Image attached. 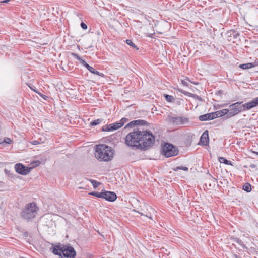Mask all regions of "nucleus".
<instances>
[{
  "label": "nucleus",
  "mask_w": 258,
  "mask_h": 258,
  "mask_svg": "<svg viewBox=\"0 0 258 258\" xmlns=\"http://www.w3.org/2000/svg\"><path fill=\"white\" fill-rule=\"evenodd\" d=\"M114 152L112 148L105 144H99L95 147V157L100 161H111Z\"/></svg>",
  "instance_id": "f257e3e1"
},
{
  "label": "nucleus",
  "mask_w": 258,
  "mask_h": 258,
  "mask_svg": "<svg viewBox=\"0 0 258 258\" xmlns=\"http://www.w3.org/2000/svg\"><path fill=\"white\" fill-rule=\"evenodd\" d=\"M140 144H138V149L147 150L151 147L154 144L155 138L153 134L147 130H140Z\"/></svg>",
  "instance_id": "f03ea898"
},
{
  "label": "nucleus",
  "mask_w": 258,
  "mask_h": 258,
  "mask_svg": "<svg viewBox=\"0 0 258 258\" xmlns=\"http://www.w3.org/2000/svg\"><path fill=\"white\" fill-rule=\"evenodd\" d=\"M38 207L35 203L32 202L27 204L22 210L21 216L24 219L28 221L35 218L37 214Z\"/></svg>",
  "instance_id": "7ed1b4c3"
},
{
  "label": "nucleus",
  "mask_w": 258,
  "mask_h": 258,
  "mask_svg": "<svg viewBox=\"0 0 258 258\" xmlns=\"http://www.w3.org/2000/svg\"><path fill=\"white\" fill-rule=\"evenodd\" d=\"M140 129L137 128V130L130 133L126 136L125 142L127 146L135 147L138 149V145L140 144Z\"/></svg>",
  "instance_id": "20e7f679"
},
{
  "label": "nucleus",
  "mask_w": 258,
  "mask_h": 258,
  "mask_svg": "<svg viewBox=\"0 0 258 258\" xmlns=\"http://www.w3.org/2000/svg\"><path fill=\"white\" fill-rule=\"evenodd\" d=\"M242 103V102H237L229 106L228 108L227 109L229 110L228 113V118H230L236 116L242 111L250 109L246 108L244 106L245 104L243 105H241Z\"/></svg>",
  "instance_id": "39448f33"
},
{
  "label": "nucleus",
  "mask_w": 258,
  "mask_h": 258,
  "mask_svg": "<svg viewBox=\"0 0 258 258\" xmlns=\"http://www.w3.org/2000/svg\"><path fill=\"white\" fill-rule=\"evenodd\" d=\"M161 153L166 157L168 158L177 155L178 153V150L172 144L166 143L162 146Z\"/></svg>",
  "instance_id": "423d86ee"
},
{
  "label": "nucleus",
  "mask_w": 258,
  "mask_h": 258,
  "mask_svg": "<svg viewBox=\"0 0 258 258\" xmlns=\"http://www.w3.org/2000/svg\"><path fill=\"white\" fill-rule=\"evenodd\" d=\"M76 255V252L74 248L68 245H64L62 252V257L64 258H75Z\"/></svg>",
  "instance_id": "0eeeda50"
},
{
  "label": "nucleus",
  "mask_w": 258,
  "mask_h": 258,
  "mask_svg": "<svg viewBox=\"0 0 258 258\" xmlns=\"http://www.w3.org/2000/svg\"><path fill=\"white\" fill-rule=\"evenodd\" d=\"M15 169L19 174L25 175L30 172L32 168L25 166L21 163H17L15 165Z\"/></svg>",
  "instance_id": "6e6552de"
},
{
  "label": "nucleus",
  "mask_w": 258,
  "mask_h": 258,
  "mask_svg": "<svg viewBox=\"0 0 258 258\" xmlns=\"http://www.w3.org/2000/svg\"><path fill=\"white\" fill-rule=\"evenodd\" d=\"M170 121L174 125H181L187 124L189 122V119L184 116H176L172 117Z\"/></svg>",
  "instance_id": "1a4fd4ad"
},
{
  "label": "nucleus",
  "mask_w": 258,
  "mask_h": 258,
  "mask_svg": "<svg viewBox=\"0 0 258 258\" xmlns=\"http://www.w3.org/2000/svg\"><path fill=\"white\" fill-rule=\"evenodd\" d=\"M64 245L59 243L57 245L52 244L51 248L52 253L56 255H58L60 258H62V252Z\"/></svg>",
  "instance_id": "9d476101"
},
{
  "label": "nucleus",
  "mask_w": 258,
  "mask_h": 258,
  "mask_svg": "<svg viewBox=\"0 0 258 258\" xmlns=\"http://www.w3.org/2000/svg\"><path fill=\"white\" fill-rule=\"evenodd\" d=\"M103 199L109 202H114L117 198L116 194L114 192L104 191H103Z\"/></svg>",
  "instance_id": "9b49d317"
},
{
  "label": "nucleus",
  "mask_w": 258,
  "mask_h": 258,
  "mask_svg": "<svg viewBox=\"0 0 258 258\" xmlns=\"http://www.w3.org/2000/svg\"><path fill=\"white\" fill-rule=\"evenodd\" d=\"M148 124V123L147 121H146L145 120L138 119V120L132 121L131 122L128 123L125 126V128H132L135 125H147Z\"/></svg>",
  "instance_id": "f8f14e48"
},
{
  "label": "nucleus",
  "mask_w": 258,
  "mask_h": 258,
  "mask_svg": "<svg viewBox=\"0 0 258 258\" xmlns=\"http://www.w3.org/2000/svg\"><path fill=\"white\" fill-rule=\"evenodd\" d=\"M201 144L203 146H207L209 144V133L208 131L206 130L202 135L200 138Z\"/></svg>",
  "instance_id": "ddd939ff"
},
{
  "label": "nucleus",
  "mask_w": 258,
  "mask_h": 258,
  "mask_svg": "<svg viewBox=\"0 0 258 258\" xmlns=\"http://www.w3.org/2000/svg\"><path fill=\"white\" fill-rule=\"evenodd\" d=\"M229 112V110L227 109H223L221 110H218L216 112H213L214 114V116L215 117V118L217 117H220L223 116H225V118L226 119H228V113Z\"/></svg>",
  "instance_id": "4468645a"
},
{
  "label": "nucleus",
  "mask_w": 258,
  "mask_h": 258,
  "mask_svg": "<svg viewBox=\"0 0 258 258\" xmlns=\"http://www.w3.org/2000/svg\"><path fill=\"white\" fill-rule=\"evenodd\" d=\"M215 118V117L213 112L202 115L199 117V119L200 121L210 120Z\"/></svg>",
  "instance_id": "2eb2a0df"
},
{
  "label": "nucleus",
  "mask_w": 258,
  "mask_h": 258,
  "mask_svg": "<svg viewBox=\"0 0 258 258\" xmlns=\"http://www.w3.org/2000/svg\"><path fill=\"white\" fill-rule=\"evenodd\" d=\"M256 106H258V97L245 103L244 106L247 109H251Z\"/></svg>",
  "instance_id": "dca6fc26"
},
{
  "label": "nucleus",
  "mask_w": 258,
  "mask_h": 258,
  "mask_svg": "<svg viewBox=\"0 0 258 258\" xmlns=\"http://www.w3.org/2000/svg\"><path fill=\"white\" fill-rule=\"evenodd\" d=\"M255 65L253 63H247L242 64L239 66V67L242 69H247L254 67Z\"/></svg>",
  "instance_id": "f3484780"
},
{
  "label": "nucleus",
  "mask_w": 258,
  "mask_h": 258,
  "mask_svg": "<svg viewBox=\"0 0 258 258\" xmlns=\"http://www.w3.org/2000/svg\"><path fill=\"white\" fill-rule=\"evenodd\" d=\"M88 70L91 73H92L93 74H96V75H97L98 76H101V77H103V73H100L99 72L96 71L94 68H93V67H91L90 66L89 67V68L88 69Z\"/></svg>",
  "instance_id": "a211bd4d"
},
{
  "label": "nucleus",
  "mask_w": 258,
  "mask_h": 258,
  "mask_svg": "<svg viewBox=\"0 0 258 258\" xmlns=\"http://www.w3.org/2000/svg\"><path fill=\"white\" fill-rule=\"evenodd\" d=\"M112 125L113 124L111 123L103 126L102 127V131L104 132H110L113 131V128H113Z\"/></svg>",
  "instance_id": "6ab92c4d"
},
{
  "label": "nucleus",
  "mask_w": 258,
  "mask_h": 258,
  "mask_svg": "<svg viewBox=\"0 0 258 258\" xmlns=\"http://www.w3.org/2000/svg\"><path fill=\"white\" fill-rule=\"evenodd\" d=\"M243 189L247 192H249L251 191V185L250 183L247 182L243 185Z\"/></svg>",
  "instance_id": "aec40b11"
},
{
  "label": "nucleus",
  "mask_w": 258,
  "mask_h": 258,
  "mask_svg": "<svg viewBox=\"0 0 258 258\" xmlns=\"http://www.w3.org/2000/svg\"><path fill=\"white\" fill-rule=\"evenodd\" d=\"M218 160L220 163H224L226 165H232L231 161L227 160L224 157H219L218 159Z\"/></svg>",
  "instance_id": "412c9836"
},
{
  "label": "nucleus",
  "mask_w": 258,
  "mask_h": 258,
  "mask_svg": "<svg viewBox=\"0 0 258 258\" xmlns=\"http://www.w3.org/2000/svg\"><path fill=\"white\" fill-rule=\"evenodd\" d=\"M126 43H127V45L131 46L133 49L136 50H138L139 49V48L133 42L132 40L127 39L126 40Z\"/></svg>",
  "instance_id": "4be33fe9"
},
{
  "label": "nucleus",
  "mask_w": 258,
  "mask_h": 258,
  "mask_svg": "<svg viewBox=\"0 0 258 258\" xmlns=\"http://www.w3.org/2000/svg\"><path fill=\"white\" fill-rule=\"evenodd\" d=\"M112 124H113L112 128H113V131L118 129L123 126L122 123H119L118 122H116L115 123H112Z\"/></svg>",
  "instance_id": "5701e85b"
},
{
  "label": "nucleus",
  "mask_w": 258,
  "mask_h": 258,
  "mask_svg": "<svg viewBox=\"0 0 258 258\" xmlns=\"http://www.w3.org/2000/svg\"><path fill=\"white\" fill-rule=\"evenodd\" d=\"M112 124H113L112 128H113V131L118 129L123 126L122 123H119L118 122H116L115 123H112Z\"/></svg>",
  "instance_id": "b1692460"
},
{
  "label": "nucleus",
  "mask_w": 258,
  "mask_h": 258,
  "mask_svg": "<svg viewBox=\"0 0 258 258\" xmlns=\"http://www.w3.org/2000/svg\"><path fill=\"white\" fill-rule=\"evenodd\" d=\"M103 120V119L102 118H99V119H96V120L91 122L90 125L92 126H95L97 124L101 123L102 122Z\"/></svg>",
  "instance_id": "393cba45"
},
{
  "label": "nucleus",
  "mask_w": 258,
  "mask_h": 258,
  "mask_svg": "<svg viewBox=\"0 0 258 258\" xmlns=\"http://www.w3.org/2000/svg\"><path fill=\"white\" fill-rule=\"evenodd\" d=\"M234 241L236 242L237 244H238L239 245H240L242 247L244 248H247L245 246V245L244 244L243 242L239 238H234Z\"/></svg>",
  "instance_id": "a878e982"
},
{
  "label": "nucleus",
  "mask_w": 258,
  "mask_h": 258,
  "mask_svg": "<svg viewBox=\"0 0 258 258\" xmlns=\"http://www.w3.org/2000/svg\"><path fill=\"white\" fill-rule=\"evenodd\" d=\"M164 96L165 97L166 100L169 102H172L174 100V98L173 96L167 94H164Z\"/></svg>",
  "instance_id": "bb28decb"
},
{
  "label": "nucleus",
  "mask_w": 258,
  "mask_h": 258,
  "mask_svg": "<svg viewBox=\"0 0 258 258\" xmlns=\"http://www.w3.org/2000/svg\"><path fill=\"white\" fill-rule=\"evenodd\" d=\"M90 194L99 198H102V197H103V191L101 192L94 191L90 193Z\"/></svg>",
  "instance_id": "cd10ccee"
},
{
  "label": "nucleus",
  "mask_w": 258,
  "mask_h": 258,
  "mask_svg": "<svg viewBox=\"0 0 258 258\" xmlns=\"http://www.w3.org/2000/svg\"><path fill=\"white\" fill-rule=\"evenodd\" d=\"M89 181L91 182L93 187L94 188H96L100 184V183L97 182L96 180H93V179H90Z\"/></svg>",
  "instance_id": "c85d7f7f"
},
{
  "label": "nucleus",
  "mask_w": 258,
  "mask_h": 258,
  "mask_svg": "<svg viewBox=\"0 0 258 258\" xmlns=\"http://www.w3.org/2000/svg\"><path fill=\"white\" fill-rule=\"evenodd\" d=\"M178 91L180 92L183 93L184 95H187L188 96H190L191 97V96H193L194 95V94L189 93V92H188L185 91H184V90H182L181 89H178Z\"/></svg>",
  "instance_id": "c756f323"
},
{
  "label": "nucleus",
  "mask_w": 258,
  "mask_h": 258,
  "mask_svg": "<svg viewBox=\"0 0 258 258\" xmlns=\"http://www.w3.org/2000/svg\"><path fill=\"white\" fill-rule=\"evenodd\" d=\"M175 171H178V170H182L183 171H187L188 168L187 167L184 166H177L174 169Z\"/></svg>",
  "instance_id": "7c9ffc66"
},
{
  "label": "nucleus",
  "mask_w": 258,
  "mask_h": 258,
  "mask_svg": "<svg viewBox=\"0 0 258 258\" xmlns=\"http://www.w3.org/2000/svg\"><path fill=\"white\" fill-rule=\"evenodd\" d=\"M239 33H231L230 36H228L227 40L228 41H231L232 35H233L234 38H236L239 36Z\"/></svg>",
  "instance_id": "2f4dec72"
},
{
  "label": "nucleus",
  "mask_w": 258,
  "mask_h": 258,
  "mask_svg": "<svg viewBox=\"0 0 258 258\" xmlns=\"http://www.w3.org/2000/svg\"><path fill=\"white\" fill-rule=\"evenodd\" d=\"M72 54L75 58L79 60L80 63L81 62L82 60H83L76 53H72Z\"/></svg>",
  "instance_id": "473e14b6"
},
{
  "label": "nucleus",
  "mask_w": 258,
  "mask_h": 258,
  "mask_svg": "<svg viewBox=\"0 0 258 258\" xmlns=\"http://www.w3.org/2000/svg\"><path fill=\"white\" fill-rule=\"evenodd\" d=\"M4 142L6 144H10L13 142V141L9 138H6L4 140Z\"/></svg>",
  "instance_id": "72a5a7b5"
},
{
  "label": "nucleus",
  "mask_w": 258,
  "mask_h": 258,
  "mask_svg": "<svg viewBox=\"0 0 258 258\" xmlns=\"http://www.w3.org/2000/svg\"><path fill=\"white\" fill-rule=\"evenodd\" d=\"M81 63L87 69L90 67V66L84 60H82Z\"/></svg>",
  "instance_id": "f704fd0d"
},
{
  "label": "nucleus",
  "mask_w": 258,
  "mask_h": 258,
  "mask_svg": "<svg viewBox=\"0 0 258 258\" xmlns=\"http://www.w3.org/2000/svg\"><path fill=\"white\" fill-rule=\"evenodd\" d=\"M81 28L83 29V30H86L87 29V25L84 23V22H81Z\"/></svg>",
  "instance_id": "c9c22d12"
},
{
  "label": "nucleus",
  "mask_w": 258,
  "mask_h": 258,
  "mask_svg": "<svg viewBox=\"0 0 258 258\" xmlns=\"http://www.w3.org/2000/svg\"><path fill=\"white\" fill-rule=\"evenodd\" d=\"M128 121V119L126 118H122L120 120V121L119 122V123H122L123 124V125L124 124V123H125L126 122H127V121Z\"/></svg>",
  "instance_id": "e433bc0d"
},
{
  "label": "nucleus",
  "mask_w": 258,
  "mask_h": 258,
  "mask_svg": "<svg viewBox=\"0 0 258 258\" xmlns=\"http://www.w3.org/2000/svg\"><path fill=\"white\" fill-rule=\"evenodd\" d=\"M155 34L156 33H148L146 36L150 38H154V36H155Z\"/></svg>",
  "instance_id": "4c0bfd02"
},
{
  "label": "nucleus",
  "mask_w": 258,
  "mask_h": 258,
  "mask_svg": "<svg viewBox=\"0 0 258 258\" xmlns=\"http://www.w3.org/2000/svg\"><path fill=\"white\" fill-rule=\"evenodd\" d=\"M181 82H182V84L184 86H188V83L186 81H185V80H181Z\"/></svg>",
  "instance_id": "58836bf2"
},
{
  "label": "nucleus",
  "mask_w": 258,
  "mask_h": 258,
  "mask_svg": "<svg viewBox=\"0 0 258 258\" xmlns=\"http://www.w3.org/2000/svg\"><path fill=\"white\" fill-rule=\"evenodd\" d=\"M256 165L255 164H251L250 165V167H251V168H255L256 169Z\"/></svg>",
  "instance_id": "ea45409f"
},
{
  "label": "nucleus",
  "mask_w": 258,
  "mask_h": 258,
  "mask_svg": "<svg viewBox=\"0 0 258 258\" xmlns=\"http://www.w3.org/2000/svg\"><path fill=\"white\" fill-rule=\"evenodd\" d=\"M11 0H0V2L4 3H8Z\"/></svg>",
  "instance_id": "a19ab883"
},
{
  "label": "nucleus",
  "mask_w": 258,
  "mask_h": 258,
  "mask_svg": "<svg viewBox=\"0 0 258 258\" xmlns=\"http://www.w3.org/2000/svg\"><path fill=\"white\" fill-rule=\"evenodd\" d=\"M32 143L33 144V145H37L39 143V142L38 141H36V140H34L33 141Z\"/></svg>",
  "instance_id": "79ce46f5"
},
{
  "label": "nucleus",
  "mask_w": 258,
  "mask_h": 258,
  "mask_svg": "<svg viewBox=\"0 0 258 258\" xmlns=\"http://www.w3.org/2000/svg\"><path fill=\"white\" fill-rule=\"evenodd\" d=\"M147 217H149V218L151 219V214H150V215H146Z\"/></svg>",
  "instance_id": "37998d69"
},
{
  "label": "nucleus",
  "mask_w": 258,
  "mask_h": 258,
  "mask_svg": "<svg viewBox=\"0 0 258 258\" xmlns=\"http://www.w3.org/2000/svg\"><path fill=\"white\" fill-rule=\"evenodd\" d=\"M226 105H225V104H223V105H220L221 107H224L225 106H226Z\"/></svg>",
  "instance_id": "c03bdc74"
},
{
  "label": "nucleus",
  "mask_w": 258,
  "mask_h": 258,
  "mask_svg": "<svg viewBox=\"0 0 258 258\" xmlns=\"http://www.w3.org/2000/svg\"><path fill=\"white\" fill-rule=\"evenodd\" d=\"M230 31H232V32H233V33H235V31H233V30H231Z\"/></svg>",
  "instance_id": "a18cd8bd"
},
{
  "label": "nucleus",
  "mask_w": 258,
  "mask_h": 258,
  "mask_svg": "<svg viewBox=\"0 0 258 258\" xmlns=\"http://www.w3.org/2000/svg\"><path fill=\"white\" fill-rule=\"evenodd\" d=\"M140 214H141L142 215H144V214L142 213H140Z\"/></svg>",
  "instance_id": "49530a36"
},
{
  "label": "nucleus",
  "mask_w": 258,
  "mask_h": 258,
  "mask_svg": "<svg viewBox=\"0 0 258 258\" xmlns=\"http://www.w3.org/2000/svg\"><path fill=\"white\" fill-rule=\"evenodd\" d=\"M257 155H258V152H255Z\"/></svg>",
  "instance_id": "de8ad7c7"
}]
</instances>
